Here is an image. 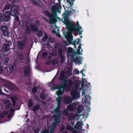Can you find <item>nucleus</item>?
Returning <instances> with one entry per match:
<instances>
[{"label":"nucleus","instance_id":"39","mask_svg":"<svg viewBox=\"0 0 133 133\" xmlns=\"http://www.w3.org/2000/svg\"><path fill=\"white\" fill-rule=\"evenodd\" d=\"M53 64L55 65L58 63V61L56 59H54L52 61Z\"/></svg>","mask_w":133,"mask_h":133},{"label":"nucleus","instance_id":"16","mask_svg":"<svg viewBox=\"0 0 133 133\" xmlns=\"http://www.w3.org/2000/svg\"><path fill=\"white\" fill-rule=\"evenodd\" d=\"M11 42L10 41H5L3 47L5 51H7L9 50V46L11 44Z\"/></svg>","mask_w":133,"mask_h":133},{"label":"nucleus","instance_id":"23","mask_svg":"<svg viewBox=\"0 0 133 133\" xmlns=\"http://www.w3.org/2000/svg\"><path fill=\"white\" fill-rule=\"evenodd\" d=\"M65 72L64 71H62L60 73V76L59 77V79L60 80H63L64 79L65 77Z\"/></svg>","mask_w":133,"mask_h":133},{"label":"nucleus","instance_id":"38","mask_svg":"<svg viewBox=\"0 0 133 133\" xmlns=\"http://www.w3.org/2000/svg\"><path fill=\"white\" fill-rule=\"evenodd\" d=\"M11 7V5L10 4H8L4 6V10H9Z\"/></svg>","mask_w":133,"mask_h":133},{"label":"nucleus","instance_id":"53","mask_svg":"<svg viewBox=\"0 0 133 133\" xmlns=\"http://www.w3.org/2000/svg\"><path fill=\"white\" fill-rule=\"evenodd\" d=\"M9 100H4L3 102V103L5 104H6L8 103H9Z\"/></svg>","mask_w":133,"mask_h":133},{"label":"nucleus","instance_id":"6","mask_svg":"<svg viewBox=\"0 0 133 133\" xmlns=\"http://www.w3.org/2000/svg\"><path fill=\"white\" fill-rule=\"evenodd\" d=\"M23 42L19 41L17 42V47L18 49L21 50L23 49L25 47V44L27 42V39L25 38L23 40Z\"/></svg>","mask_w":133,"mask_h":133},{"label":"nucleus","instance_id":"24","mask_svg":"<svg viewBox=\"0 0 133 133\" xmlns=\"http://www.w3.org/2000/svg\"><path fill=\"white\" fill-rule=\"evenodd\" d=\"M67 110H68V111L70 112L73 111L74 110V108L72 104H70L68 105L67 108Z\"/></svg>","mask_w":133,"mask_h":133},{"label":"nucleus","instance_id":"50","mask_svg":"<svg viewBox=\"0 0 133 133\" xmlns=\"http://www.w3.org/2000/svg\"><path fill=\"white\" fill-rule=\"evenodd\" d=\"M3 15L1 13H0V22H2L3 21Z\"/></svg>","mask_w":133,"mask_h":133},{"label":"nucleus","instance_id":"30","mask_svg":"<svg viewBox=\"0 0 133 133\" xmlns=\"http://www.w3.org/2000/svg\"><path fill=\"white\" fill-rule=\"evenodd\" d=\"M15 21H16L17 22H18L19 25H22L23 24L22 22V23L21 24V22H22V21L19 20V17L18 16H15Z\"/></svg>","mask_w":133,"mask_h":133},{"label":"nucleus","instance_id":"44","mask_svg":"<svg viewBox=\"0 0 133 133\" xmlns=\"http://www.w3.org/2000/svg\"><path fill=\"white\" fill-rule=\"evenodd\" d=\"M9 60V58L8 57H6L4 61V64L6 65L8 64V62Z\"/></svg>","mask_w":133,"mask_h":133},{"label":"nucleus","instance_id":"9","mask_svg":"<svg viewBox=\"0 0 133 133\" xmlns=\"http://www.w3.org/2000/svg\"><path fill=\"white\" fill-rule=\"evenodd\" d=\"M58 56L59 57L61 58V64L63 63L65 60V57L63 56V49L61 47L59 48L58 49Z\"/></svg>","mask_w":133,"mask_h":133},{"label":"nucleus","instance_id":"40","mask_svg":"<svg viewBox=\"0 0 133 133\" xmlns=\"http://www.w3.org/2000/svg\"><path fill=\"white\" fill-rule=\"evenodd\" d=\"M68 110H65L63 111V114L64 115L66 116H68Z\"/></svg>","mask_w":133,"mask_h":133},{"label":"nucleus","instance_id":"22","mask_svg":"<svg viewBox=\"0 0 133 133\" xmlns=\"http://www.w3.org/2000/svg\"><path fill=\"white\" fill-rule=\"evenodd\" d=\"M83 122H82L81 121H78L76 124L75 126V128L78 129V130L79 131V129H80L81 130L82 125Z\"/></svg>","mask_w":133,"mask_h":133},{"label":"nucleus","instance_id":"5","mask_svg":"<svg viewBox=\"0 0 133 133\" xmlns=\"http://www.w3.org/2000/svg\"><path fill=\"white\" fill-rule=\"evenodd\" d=\"M61 115L55 114L53 115L54 122L51 124V126L55 128L56 127L57 125L59 123L60 121V118Z\"/></svg>","mask_w":133,"mask_h":133},{"label":"nucleus","instance_id":"60","mask_svg":"<svg viewBox=\"0 0 133 133\" xmlns=\"http://www.w3.org/2000/svg\"><path fill=\"white\" fill-rule=\"evenodd\" d=\"M73 131L72 133H77L78 132L75 129H73V130L72 131Z\"/></svg>","mask_w":133,"mask_h":133},{"label":"nucleus","instance_id":"31","mask_svg":"<svg viewBox=\"0 0 133 133\" xmlns=\"http://www.w3.org/2000/svg\"><path fill=\"white\" fill-rule=\"evenodd\" d=\"M48 38V35L45 34L44 36H43V37L42 39V41L44 42H46Z\"/></svg>","mask_w":133,"mask_h":133},{"label":"nucleus","instance_id":"41","mask_svg":"<svg viewBox=\"0 0 133 133\" xmlns=\"http://www.w3.org/2000/svg\"><path fill=\"white\" fill-rule=\"evenodd\" d=\"M37 88L36 87H34V88L32 89V92L34 93H36L37 92Z\"/></svg>","mask_w":133,"mask_h":133},{"label":"nucleus","instance_id":"21","mask_svg":"<svg viewBox=\"0 0 133 133\" xmlns=\"http://www.w3.org/2000/svg\"><path fill=\"white\" fill-rule=\"evenodd\" d=\"M83 94H84V96L85 98L84 99V102L86 103H87L89 104V102H90V101L91 100V97L89 95H86L85 96V92H82Z\"/></svg>","mask_w":133,"mask_h":133},{"label":"nucleus","instance_id":"25","mask_svg":"<svg viewBox=\"0 0 133 133\" xmlns=\"http://www.w3.org/2000/svg\"><path fill=\"white\" fill-rule=\"evenodd\" d=\"M25 27L26 28V33L28 35L30 33V29L29 26L27 24L25 25Z\"/></svg>","mask_w":133,"mask_h":133},{"label":"nucleus","instance_id":"4","mask_svg":"<svg viewBox=\"0 0 133 133\" xmlns=\"http://www.w3.org/2000/svg\"><path fill=\"white\" fill-rule=\"evenodd\" d=\"M63 80V82L58 87L61 88V89L65 90L66 91H69L73 85L72 81L71 79H69L68 81V80L64 79Z\"/></svg>","mask_w":133,"mask_h":133},{"label":"nucleus","instance_id":"3","mask_svg":"<svg viewBox=\"0 0 133 133\" xmlns=\"http://www.w3.org/2000/svg\"><path fill=\"white\" fill-rule=\"evenodd\" d=\"M78 49H77V52L75 51L73 49L70 47H69L67 52V55L68 57H71V59L72 61L74 62H80V64H82V61L80 60L78 61V60L79 57L78 56H76L77 54L78 55H79L81 53L80 52V49H82L81 48V44H79L78 47Z\"/></svg>","mask_w":133,"mask_h":133},{"label":"nucleus","instance_id":"15","mask_svg":"<svg viewBox=\"0 0 133 133\" xmlns=\"http://www.w3.org/2000/svg\"><path fill=\"white\" fill-rule=\"evenodd\" d=\"M31 71V69L29 66H25L24 67L23 71V73L24 76L26 77L30 75Z\"/></svg>","mask_w":133,"mask_h":133},{"label":"nucleus","instance_id":"14","mask_svg":"<svg viewBox=\"0 0 133 133\" xmlns=\"http://www.w3.org/2000/svg\"><path fill=\"white\" fill-rule=\"evenodd\" d=\"M11 15V14L9 11H6L4 15V18H3V21L6 22L8 21L10 18Z\"/></svg>","mask_w":133,"mask_h":133},{"label":"nucleus","instance_id":"34","mask_svg":"<svg viewBox=\"0 0 133 133\" xmlns=\"http://www.w3.org/2000/svg\"><path fill=\"white\" fill-rule=\"evenodd\" d=\"M15 65L14 64H11L9 66V69L11 72H13L15 70Z\"/></svg>","mask_w":133,"mask_h":133},{"label":"nucleus","instance_id":"27","mask_svg":"<svg viewBox=\"0 0 133 133\" xmlns=\"http://www.w3.org/2000/svg\"><path fill=\"white\" fill-rule=\"evenodd\" d=\"M28 106L29 108L31 107L33 105V102L32 99H29L28 102Z\"/></svg>","mask_w":133,"mask_h":133},{"label":"nucleus","instance_id":"51","mask_svg":"<svg viewBox=\"0 0 133 133\" xmlns=\"http://www.w3.org/2000/svg\"><path fill=\"white\" fill-rule=\"evenodd\" d=\"M12 102H16V97H11L10 98Z\"/></svg>","mask_w":133,"mask_h":133},{"label":"nucleus","instance_id":"32","mask_svg":"<svg viewBox=\"0 0 133 133\" xmlns=\"http://www.w3.org/2000/svg\"><path fill=\"white\" fill-rule=\"evenodd\" d=\"M37 35L38 37H41L43 35L42 31L40 30H38Z\"/></svg>","mask_w":133,"mask_h":133},{"label":"nucleus","instance_id":"19","mask_svg":"<svg viewBox=\"0 0 133 133\" xmlns=\"http://www.w3.org/2000/svg\"><path fill=\"white\" fill-rule=\"evenodd\" d=\"M58 91L56 92V94L58 97H61L63 95L65 90L63 89H61V88L59 87H58Z\"/></svg>","mask_w":133,"mask_h":133},{"label":"nucleus","instance_id":"62","mask_svg":"<svg viewBox=\"0 0 133 133\" xmlns=\"http://www.w3.org/2000/svg\"><path fill=\"white\" fill-rule=\"evenodd\" d=\"M36 25L39 24H40L39 21L38 20H37L36 22Z\"/></svg>","mask_w":133,"mask_h":133},{"label":"nucleus","instance_id":"48","mask_svg":"<svg viewBox=\"0 0 133 133\" xmlns=\"http://www.w3.org/2000/svg\"><path fill=\"white\" fill-rule=\"evenodd\" d=\"M34 133H38L39 131V130L38 128H36L34 130Z\"/></svg>","mask_w":133,"mask_h":133},{"label":"nucleus","instance_id":"2","mask_svg":"<svg viewBox=\"0 0 133 133\" xmlns=\"http://www.w3.org/2000/svg\"><path fill=\"white\" fill-rule=\"evenodd\" d=\"M61 5H54L51 8L52 14L47 10L44 11V14L46 15L49 17V23L51 24H55L57 21L56 18L57 17V12L59 13L61 11Z\"/></svg>","mask_w":133,"mask_h":133},{"label":"nucleus","instance_id":"11","mask_svg":"<svg viewBox=\"0 0 133 133\" xmlns=\"http://www.w3.org/2000/svg\"><path fill=\"white\" fill-rule=\"evenodd\" d=\"M71 94L73 99H76L79 97V94L76 89L72 90L71 91Z\"/></svg>","mask_w":133,"mask_h":133},{"label":"nucleus","instance_id":"47","mask_svg":"<svg viewBox=\"0 0 133 133\" xmlns=\"http://www.w3.org/2000/svg\"><path fill=\"white\" fill-rule=\"evenodd\" d=\"M65 129V125H63L61 128L60 129L59 131L60 132H62Z\"/></svg>","mask_w":133,"mask_h":133},{"label":"nucleus","instance_id":"10","mask_svg":"<svg viewBox=\"0 0 133 133\" xmlns=\"http://www.w3.org/2000/svg\"><path fill=\"white\" fill-rule=\"evenodd\" d=\"M68 31V32H67L66 34L65 35V37L69 43L72 44V41L73 40V36L72 35V32L71 34Z\"/></svg>","mask_w":133,"mask_h":133},{"label":"nucleus","instance_id":"46","mask_svg":"<svg viewBox=\"0 0 133 133\" xmlns=\"http://www.w3.org/2000/svg\"><path fill=\"white\" fill-rule=\"evenodd\" d=\"M55 76L53 78L51 82L49 83V86L50 87V84L52 85V86H54V80L55 78Z\"/></svg>","mask_w":133,"mask_h":133},{"label":"nucleus","instance_id":"45","mask_svg":"<svg viewBox=\"0 0 133 133\" xmlns=\"http://www.w3.org/2000/svg\"><path fill=\"white\" fill-rule=\"evenodd\" d=\"M0 95H4L5 96L7 97L8 95L4 92H3L1 90V88H0Z\"/></svg>","mask_w":133,"mask_h":133},{"label":"nucleus","instance_id":"17","mask_svg":"<svg viewBox=\"0 0 133 133\" xmlns=\"http://www.w3.org/2000/svg\"><path fill=\"white\" fill-rule=\"evenodd\" d=\"M58 106L56 109L54 110L55 114L61 115V109L60 106L61 104V102H57Z\"/></svg>","mask_w":133,"mask_h":133},{"label":"nucleus","instance_id":"28","mask_svg":"<svg viewBox=\"0 0 133 133\" xmlns=\"http://www.w3.org/2000/svg\"><path fill=\"white\" fill-rule=\"evenodd\" d=\"M4 55L2 51L0 50V61L2 62L3 61Z\"/></svg>","mask_w":133,"mask_h":133},{"label":"nucleus","instance_id":"55","mask_svg":"<svg viewBox=\"0 0 133 133\" xmlns=\"http://www.w3.org/2000/svg\"><path fill=\"white\" fill-rule=\"evenodd\" d=\"M43 19L46 22H49V23L50 21L45 17H43Z\"/></svg>","mask_w":133,"mask_h":133},{"label":"nucleus","instance_id":"54","mask_svg":"<svg viewBox=\"0 0 133 133\" xmlns=\"http://www.w3.org/2000/svg\"><path fill=\"white\" fill-rule=\"evenodd\" d=\"M83 31H82L80 30H78L76 31V32H77V34H78V33H79V35H80L81 34H82V32Z\"/></svg>","mask_w":133,"mask_h":133},{"label":"nucleus","instance_id":"49","mask_svg":"<svg viewBox=\"0 0 133 133\" xmlns=\"http://www.w3.org/2000/svg\"><path fill=\"white\" fill-rule=\"evenodd\" d=\"M74 41H72V44L75 47H76V44H77V40H73Z\"/></svg>","mask_w":133,"mask_h":133},{"label":"nucleus","instance_id":"64","mask_svg":"<svg viewBox=\"0 0 133 133\" xmlns=\"http://www.w3.org/2000/svg\"><path fill=\"white\" fill-rule=\"evenodd\" d=\"M3 71V68L2 67H0V74H1Z\"/></svg>","mask_w":133,"mask_h":133},{"label":"nucleus","instance_id":"26","mask_svg":"<svg viewBox=\"0 0 133 133\" xmlns=\"http://www.w3.org/2000/svg\"><path fill=\"white\" fill-rule=\"evenodd\" d=\"M84 107L81 105H79L78 107L77 111L78 113H80L82 112L84 109Z\"/></svg>","mask_w":133,"mask_h":133},{"label":"nucleus","instance_id":"13","mask_svg":"<svg viewBox=\"0 0 133 133\" xmlns=\"http://www.w3.org/2000/svg\"><path fill=\"white\" fill-rule=\"evenodd\" d=\"M30 30L33 32H37L39 30L37 25L35 23H32L29 25Z\"/></svg>","mask_w":133,"mask_h":133},{"label":"nucleus","instance_id":"58","mask_svg":"<svg viewBox=\"0 0 133 133\" xmlns=\"http://www.w3.org/2000/svg\"><path fill=\"white\" fill-rule=\"evenodd\" d=\"M58 98L57 99V102H61L62 99L61 97H58Z\"/></svg>","mask_w":133,"mask_h":133},{"label":"nucleus","instance_id":"29","mask_svg":"<svg viewBox=\"0 0 133 133\" xmlns=\"http://www.w3.org/2000/svg\"><path fill=\"white\" fill-rule=\"evenodd\" d=\"M40 105L39 104H37L35 105L33 109V111L34 112H35L38 110L40 108Z\"/></svg>","mask_w":133,"mask_h":133},{"label":"nucleus","instance_id":"59","mask_svg":"<svg viewBox=\"0 0 133 133\" xmlns=\"http://www.w3.org/2000/svg\"><path fill=\"white\" fill-rule=\"evenodd\" d=\"M84 83H84V81H82V82L81 84V86H82V87H84V88L85 87V86L84 85Z\"/></svg>","mask_w":133,"mask_h":133},{"label":"nucleus","instance_id":"61","mask_svg":"<svg viewBox=\"0 0 133 133\" xmlns=\"http://www.w3.org/2000/svg\"><path fill=\"white\" fill-rule=\"evenodd\" d=\"M10 111L11 112H14L15 110L12 107L10 109Z\"/></svg>","mask_w":133,"mask_h":133},{"label":"nucleus","instance_id":"1","mask_svg":"<svg viewBox=\"0 0 133 133\" xmlns=\"http://www.w3.org/2000/svg\"><path fill=\"white\" fill-rule=\"evenodd\" d=\"M63 17L64 18V21L63 22L66 25V29L71 33L73 31L76 32V31L82 29L81 27L80 26L78 21V25L77 28V26L74 25L72 22L69 19V17L67 13L64 14L63 15Z\"/></svg>","mask_w":133,"mask_h":133},{"label":"nucleus","instance_id":"18","mask_svg":"<svg viewBox=\"0 0 133 133\" xmlns=\"http://www.w3.org/2000/svg\"><path fill=\"white\" fill-rule=\"evenodd\" d=\"M74 99L70 97L65 96L64 98V101L66 104L71 103Z\"/></svg>","mask_w":133,"mask_h":133},{"label":"nucleus","instance_id":"8","mask_svg":"<svg viewBox=\"0 0 133 133\" xmlns=\"http://www.w3.org/2000/svg\"><path fill=\"white\" fill-rule=\"evenodd\" d=\"M18 7L16 5H14L12 6L9 11L11 14V15L15 16L16 15L17 13L18 12Z\"/></svg>","mask_w":133,"mask_h":133},{"label":"nucleus","instance_id":"37","mask_svg":"<svg viewBox=\"0 0 133 133\" xmlns=\"http://www.w3.org/2000/svg\"><path fill=\"white\" fill-rule=\"evenodd\" d=\"M57 51L56 50L54 49L52 50L51 55L53 56H55L57 55Z\"/></svg>","mask_w":133,"mask_h":133},{"label":"nucleus","instance_id":"56","mask_svg":"<svg viewBox=\"0 0 133 133\" xmlns=\"http://www.w3.org/2000/svg\"><path fill=\"white\" fill-rule=\"evenodd\" d=\"M3 113L5 115V116L6 115H8L9 114L8 111H4L3 112Z\"/></svg>","mask_w":133,"mask_h":133},{"label":"nucleus","instance_id":"33","mask_svg":"<svg viewBox=\"0 0 133 133\" xmlns=\"http://www.w3.org/2000/svg\"><path fill=\"white\" fill-rule=\"evenodd\" d=\"M67 2L69 3L70 4V6H69L70 7H71L74 4V2L75 1V0H66Z\"/></svg>","mask_w":133,"mask_h":133},{"label":"nucleus","instance_id":"36","mask_svg":"<svg viewBox=\"0 0 133 133\" xmlns=\"http://www.w3.org/2000/svg\"><path fill=\"white\" fill-rule=\"evenodd\" d=\"M40 97L42 99H45L46 98V95L43 93L40 94Z\"/></svg>","mask_w":133,"mask_h":133},{"label":"nucleus","instance_id":"20","mask_svg":"<svg viewBox=\"0 0 133 133\" xmlns=\"http://www.w3.org/2000/svg\"><path fill=\"white\" fill-rule=\"evenodd\" d=\"M50 129L49 131L48 129L43 130L40 133H53L55 128L51 126Z\"/></svg>","mask_w":133,"mask_h":133},{"label":"nucleus","instance_id":"63","mask_svg":"<svg viewBox=\"0 0 133 133\" xmlns=\"http://www.w3.org/2000/svg\"><path fill=\"white\" fill-rule=\"evenodd\" d=\"M77 39V40L78 39V40L77 41V44H79H79H81H81L80 43H79V41H80V40L78 38V39Z\"/></svg>","mask_w":133,"mask_h":133},{"label":"nucleus","instance_id":"52","mask_svg":"<svg viewBox=\"0 0 133 133\" xmlns=\"http://www.w3.org/2000/svg\"><path fill=\"white\" fill-rule=\"evenodd\" d=\"M74 72L75 74H79V71L77 69H75L74 70Z\"/></svg>","mask_w":133,"mask_h":133},{"label":"nucleus","instance_id":"42","mask_svg":"<svg viewBox=\"0 0 133 133\" xmlns=\"http://www.w3.org/2000/svg\"><path fill=\"white\" fill-rule=\"evenodd\" d=\"M48 53L46 52H43L42 55V57L43 58H45L48 55Z\"/></svg>","mask_w":133,"mask_h":133},{"label":"nucleus","instance_id":"57","mask_svg":"<svg viewBox=\"0 0 133 133\" xmlns=\"http://www.w3.org/2000/svg\"><path fill=\"white\" fill-rule=\"evenodd\" d=\"M0 115L1 118H3L5 116V115H4L3 112L1 113Z\"/></svg>","mask_w":133,"mask_h":133},{"label":"nucleus","instance_id":"7","mask_svg":"<svg viewBox=\"0 0 133 133\" xmlns=\"http://www.w3.org/2000/svg\"><path fill=\"white\" fill-rule=\"evenodd\" d=\"M1 30L3 35L4 37H8L9 34L8 29L5 25H3L1 27Z\"/></svg>","mask_w":133,"mask_h":133},{"label":"nucleus","instance_id":"43","mask_svg":"<svg viewBox=\"0 0 133 133\" xmlns=\"http://www.w3.org/2000/svg\"><path fill=\"white\" fill-rule=\"evenodd\" d=\"M12 104L11 103H9L5 106V108L6 109H9L11 106Z\"/></svg>","mask_w":133,"mask_h":133},{"label":"nucleus","instance_id":"12","mask_svg":"<svg viewBox=\"0 0 133 133\" xmlns=\"http://www.w3.org/2000/svg\"><path fill=\"white\" fill-rule=\"evenodd\" d=\"M5 83L6 85L11 90H16L17 88V87L13 83L9 81L5 80Z\"/></svg>","mask_w":133,"mask_h":133},{"label":"nucleus","instance_id":"35","mask_svg":"<svg viewBox=\"0 0 133 133\" xmlns=\"http://www.w3.org/2000/svg\"><path fill=\"white\" fill-rule=\"evenodd\" d=\"M66 128L67 130L70 131H72L73 130V128L69 124L67 125L66 126Z\"/></svg>","mask_w":133,"mask_h":133}]
</instances>
